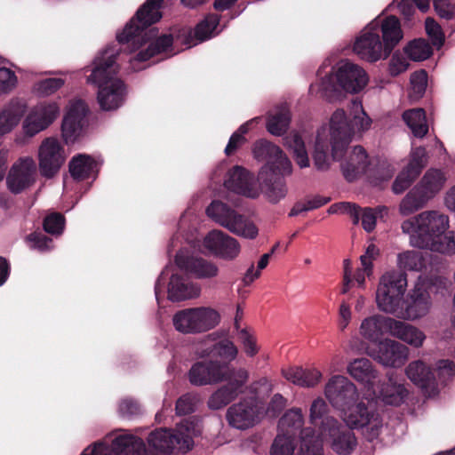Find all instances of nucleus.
<instances>
[{
    "mask_svg": "<svg viewBox=\"0 0 455 455\" xmlns=\"http://www.w3.org/2000/svg\"><path fill=\"white\" fill-rule=\"evenodd\" d=\"M200 433L199 421L193 419L179 424L175 434L165 428L152 432L148 437V448L141 438L133 435V455H168L174 449L185 452L193 447V437Z\"/></svg>",
    "mask_w": 455,
    "mask_h": 455,
    "instance_id": "0eeeda50",
    "label": "nucleus"
},
{
    "mask_svg": "<svg viewBox=\"0 0 455 455\" xmlns=\"http://www.w3.org/2000/svg\"><path fill=\"white\" fill-rule=\"evenodd\" d=\"M206 214L216 223L229 230L238 212L220 201H213L207 207Z\"/></svg>",
    "mask_w": 455,
    "mask_h": 455,
    "instance_id": "79ce46f5",
    "label": "nucleus"
},
{
    "mask_svg": "<svg viewBox=\"0 0 455 455\" xmlns=\"http://www.w3.org/2000/svg\"><path fill=\"white\" fill-rule=\"evenodd\" d=\"M371 23H376L378 34L379 36L381 33L382 42L391 53L403 36L399 20L395 16H388L378 18Z\"/></svg>",
    "mask_w": 455,
    "mask_h": 455,
    "instance_id": "72a5a7b5",
    "label": "nucleus"
},
{
    "mask_svg": "<svg viewBox=\"0 0 455 455\" xmlns=\"http://www.w3.org/2000/svg\"><path fill=\"white\" fill-rule=\"evenodd\" d=\"M397 264L401 269L420 271L426 267V260L421 252L407 251L397 257Z\"/></svg>",
    "mask_w": 455,
    "mask_h": 455,
    "instance_id": "8fccbe9b",
    "label": "nucleus"
},
{
    "mask_svg": "<svg viewBox=\"0 0 455 455\" xmlns=\"http://www.w3.org/2000/svg\"><path fill=\"white\" fill-rule=\"evenodd\" d=\"M65 84L62 77H49L36 82L32 86V92L38 97H48L55 93Z\"/></svg>",
    "mask_w": 455,
    "mask_h": 455,
    "instance_id": "3c124183",
    "label": "nucleus"
},
{
    "mask_svg": "<svg viewBox=\"0 0 455 455\" xmlns=\"http://www.w3.org/2000/svg\"><path fill=\"white\" fill-rule=\"evenodd\" d=\"M275 176L282 174H267L265 179H258L261 183L260 190L265 199L272 204H276L283 200L288 194V187L285 180Z\"/></svg>",
    "mask_w": 455,
    "mask_h": 455,
    "instance_id": "e433bc0d",
    "label": "nucleus"
},
{
    "mask_svg": "<svg viewBox=\"0 0 455 455\" xmlns=\"http://www.w3.org/2000/svg\"><path fill=\"white\" fill-rule=\"evenodd\" d=\"M447 174L442 169L427 170L418 185L433 199L444 188Z\"/></svg>",
    "mask_w": 455,
    "mask_h": 455,
    "instance_id": "a19ab883",
    "label": "nucleus"
},
{
    "mask_svg": "<svg viewBox=\"0 0 455 455\" xmlns=\"http://www.w3.org/2000/svg\"><path fill=\"white\" fill-rule=\"evenodd\" d=\"M19 84L15 72L8 68H0V97L15 91Z\"/></svg>",
    "mask_w": 455,
    "mask_h": 455,
    "instance_id": "bf43d9fd",
    "label": "nucleus"
},
{
    "mask_svg": "<svg viewBox=\"0 0 455 455\" xmlns=\"http://www.w3.org/2000/svg\"><path fill=\"white\" fill-rule=\"evenodd\" d=\"M395 318L375 314L363 318L359 326L360 336L376 345L384 334L391 335Z\"/></svg>",
    "mask_w": 455,
    "mask_h": 455,
    "instance_id": "cd10ccee",
    "label": "nucleus"
},
{
    "mask_svg": "<svg viewBox=\"0 0 455 455\" xmlns=\"http://www.w3.org/2000/svg\"><path fill=\"white\" fill-rule=\"evenodd\" d=\"M224 185L228 190L248 198L256 199L261 195L253 173L242 166H235L228 172Z\"/></svg>",
    "mask_w": 455,
    "mask_h": 455,
    "instance_id": "393cba45",
    "label": "nucleus"
},
{
    "mask_svg": "<svg viewBox=\"0 0 455 455\" xmlns=\"http://www.w3.org/2000/svg\"><path fill=\"white\" fill-rule=\"evenodd\" d=\"M369 164L368 156L365 150L360 147H355L348 156L341 163V168L347 180H353L358 175L367 171Z\"/></svg>",
    "mask_w": 455,
    "mask_h": 455,
    "instance_id": "c9c22d12",
    "label": "nucleus"
},
{
    "mask_svg": "<svg viewBox=\"0 0 455 455\" xmlns=\"http://www.w3.org/2000/svg\"><path fill=\"white\" fill-rule=\"evenodd\" d=\"M449 228L448 215L437 210L424 211L401 225L413 247L451 256L455 254V237L452 232L447 233Z\"/></svg>",
    "mask_w": 455,
    "mask_h": 455,
    "instance_id": "20e7f679",
    "label": "nucleus"
},
{
    "mask_svg": "<svg viewBox=\"0 0 455 455\" xmlns=\"http://www.w3.org/2000/svg\"><path fill=\"white\" fill-rule=\"evenodd\" d=\"M249 373L245 369H235L217 360L198 361L188 371V380L194 386L214 385L225 381L209 398L212 410L223 408L243 392Z\"/></svg>",
    "mask_w": 455,
    "mask_h": 455,
    "instance_id": "7ed1b4c3",
    "label": "nucleus"
},
{
    "mask_svg": "<svg viewBox=\"0 0 455 455\" xmlns=\"http://www.w3.org/2000/svg\"><path fill=\"white\" fill-rule=\"evenodd\" d=\"M26 103L12 98L0 108V136L11 133L24 116Z\"/></svg>",
    "mask_w": 455,
    "mask_h": 455,
    "instance_id": "2f4dec72",
    "label": "nucleus"
},
{
    "mask_svg": "<svg viewBox=\"0 0 455 455\" xmlns=\"http://www.w3.org/2000/svg\"><path fill=\"white\" fill-rule=\"evenodd\" d=\"M64 225L65 219L59 213L50 214L44 221V230L52 235H60L63 232Z\"/></svg>",
    "mask_w": 455,
    "mask_h": 455,
    "instance_id": "69168bd1",
    "label": "nucleus"
},
{
    "mask_svg": "<svg viewBox=\"0 0 455 455\" xmlns=\"http://www.w3.org/2000/svg\"><path fill=\"white\" fill-rule=\"evenodd\" d=\"M231 233L245 239H255L259 235V228L250 219L238 213L228 230Z\"/></svg>",
    "mask_w": 455,
    "mask_h": 455,
    "instance_id": "de8ad7c7",
    "label": "nucleus"
},
{
    "mask_svg": "<svg viewBox=\"0 0 455 455\" xmlns=\"http://www.w3.org/2000/svg\"><path fill=\"white\" fill-rule=\"evenodd\" d=\"M371 118L360 100H353L349 116L338 108L331 116L328 124L320 126L314 140L313 159L318 170H326L331 160L340 161L348 145L370 130Z\"/></svg>",
    "mask_w": 455,
    "mask_h": 455,
    "instance_id": "f257e3e1",
    "label": "nucleus"
},
{
    "mask_svg": "<svg viewBox=\"0 0 455 455\" xmlns=\"http://www.w3.org/2000/svg\"><path fill=\"white\" fill-rule=\"evenodd\" d=\"M95 167V161L90 156L83 154L74 156L69 163L70 174L76 180L88 178Z\"/></svg>",
    "mask_w": 455,
    "mask_h": 455,
    "instance_id": "c03bdc74",
    "label": "nucleus"
},
{
    "mask_svg": "<svg viewBox=\"0 0 455 455\" xmlns=\"http://www.w3.org/2000/svg\"><path fill=\"white\" fill-rule=\"evenodd\" d=\"M295 438L291 435L279 433L275 437L272 447L271 455H294Z\"/></svg>",
    "mask_w": 455,
    "mask_h": 455,
    "instance_id": "13d9d810",
    "label": "nucleus"
},
{
    "mask_svg": "<svg viewBox=\"0 0 455 455\" xmlns=\"http://www.w3.org/2000/svg\"><path fill=\"white\" fill-rule=\"evenodd\" d=\"M353 52L361 60L371 63L386 60L390 55L380 40L376 23H369L360 31L353 44Z\"/></svg>",
    "mask_w": 455,
    "mask_h": 455,
    "instance_id": "2eb2a0df",
    "label": "nucleus"
},
{
    "mask_svg": "<svg viewBox=\"0 0 455 455\" xmlns=\"http://www.w3.org/2000/svg\"><path fill=\"white\" fill-rule=\"evenodd\" d=\"M133 435L124 433L117 435L109 446L105 443H96L85 448L81 455H133Z\"/></svg>",
    "mask_w": 455,
    "mask_h": 455,
    "instance_id": "c756f323",
    "label": "nucleus"
},
{
    "mask_svg": "<svg viewBox=\"0 0 455 455\" xmlns=\"http://www.w3.org/2000/svg\"><path fill=\"white\" fill-rule=\"evenodd\" d=\"M408 395L409 391L404 383L393 375H388L387 380L381 384L378 382L365 399L381 402L387 405L399 406L406 401Z\"/></svg>",
    "mask_w": 455,
    "mask_h": 455,
    "instance_id": "5701e85b",
    "label": "nucleus"
},
{
    "mask_svg": "<svg viewBox=\"0 0 455 455\" xmlns=\"http://www.w3.org/2000/svg\"><path fill=\"white\" fill-rule=\"evenodd\" d=\"M427 163V154L425 148H413L410 154V161L406 166L414 175H419Z\"/></svg>",
    "mask_w": 455,
    "mask_h": 455,
    "instance_id": "680f3d73",
    "label": "nucleus"
},
{
    "mask_svg": "<svg viewBox=\"0 0 455 455\" xmlns=\"http://www.w3.org/2000/svg\"><path fill=\"white\" fill-rule=\"evenodd\" d=\"M220 17L217 14H208L189 33L186 41L188 47L209 40L219 35L223 28L220 25Z\"/></svg>",
    "mask_w": 455,
    "mask_h": 455,
    "instance_id": "473e14b6",
    "label": "nucleus"
},
{
    "mask_svg": "<svg viewBox=\"0 0 455 455\" xmlns=\"http://www.w3.org/2000/svg\"><path fill=\"white\" fill-rule=\"evenodd\" d=\"M323 443L339 455L351 453L356 446V438L351 429L334 418L322 422L321 432L315 434L310 427L300 431V448L298 455H323Z\"/></svg>",
    "mask_w": 455,
    "mask_h": 455,
    "instance_id": "423d86ee",
    "label": "nucleus"
},
{
    "mask_svg": "<svg viewBox=\"0 0 455 455\" xmlns=\"http://www.w3.org/2000/svg\"><path fill=\"white\" fill-rule=\"evenodd\" d=\"M426 32L430 37L432 44L440 48L443 42L444 36L441 27L432 18H427L425 22Z\"/></svg>",
    "mask_w": 455,
    "mask_h": 455,
    "instance_id": "338daca9",
    "label": "nucleus"
},
{
    "mask_svg": "<svg viewBox=\"0 0 455 455\" xmlns=\"http://www.w3.org/2000/svg\"><path fill=\"white\" fill-rule=\"evenodd\" d=\"M60 106L56 100H44L32 107L22 121V132L33 138L51 126L59 117Z\"/></svg>",
    "mask_w": 455,
    "mask_h": 455,
    "instance_id": "4468645a",
    "label": "nucleus"
},
{
    "mask_svg": "<svg viewBox=\"0 0 455 455\" xmlns=\"http://www.w3.org/2000/svg\"><path fill=\"white\" fill-rule=\"evenodd\" d=\"M391 336L403 341L411 347H421L426 339V334L418 327L395 319Z\"/></svg>",
    "mask_w": 455,
    "mask_h": 455,
    "instance_id": "4c0bfd02",
    "label": "nucleus"
},
{
    "mask_svg": "<svg viewBox=\"0 0 455 455\" xmlns=\"http://www.w3.org/2000/svg\"><path fill=\"white\" fill-rule=\"evenodd\" d=\"M253 158L265 162L258 172V179H265L267 174L289 175L292 166L282 149L266 140H258L251 147Z\"/></svg>",
    "mask_w": 455,
    "mask_h": 455,
    "instance_id": "9b49d317",
    "label": "nucleus"
},
{
    "mask_svg": "<svg viewBox=\"0 0 455 455\" xmlns=\"http://www.w3.org/2000/svg\"><path fill=\"white\" fill-rule=\"evenodd\" d=\"M238 355V348L229 339H221L214 343V356L220 359L221 363L228 365Z\"/></svg>",
    "mask_w": 455,
    "mask_h": 455,
    "instance_id": "603ef678",
    "label": "nucleus"
},
{
    "mask_svg": "<svg viewBox=\"0 0 455 455\" xmlns=\"http://www.w3.org/2000/svg\"><path fill=\"white\" fill-rule=\"evenodd\" d=\"M327 411L328 405L323 398L317 397L312 402L309 409V421L313 426L318 427L317 433L322 430V422L328 418L324 417Z\"/></svg>",
    "mask_w": 455,
    "mask_h": 455,
    "instance_id": "4d7b16f0",
    "label": "nucleus"
},
{
    "mask_svg": "<svg viewBox=\"0 0 455 455\" xmlns=\"http://www.w3.org/2000/svg\"><path fill=\"white\" fill-rule=\"evenodd\" d=\"M175 264L180 270L199 279L212 278L219 273L218 267L214 263L203 258L194 257L188 249H182L177 253Z\"/></svg>",
    "mask_w": 455,
    "mask_h": 455,
    "instance_id": "bb28decb",
    "label": "nucleus"
},
{
    "mask_svg": "<svg viewBox=\"0 0 455 455\" xmlns=\"http://www.w3.org/2000/svg\"><path fill=\"white\" fill-rule=\"evenodd\" d=\"M427 289H431L428 283L419 282L412 290L410 299L404 300L396 318L415 321L427 315L432 305Z\"/></svg>",
    "mask_w": 455,
    "mask_h": 455,
    "instance_id": "412c9836",
    "label": "nucleus"
},
{
    "mask_svg": "<svg viewBox=\"0 0 455 455\" xmlns=\"http://www.w3.org/2000/svg\"><path fill=\"white\" fill-rule=\"evenodd\" d=\"M259 121V118H253L245 124H242L236 132H235L225 148L226 155L233 154L237 148L245 143L246 139L244 135L250 131L251 125Z\"/></svg>",
    "mask_w": 455,
    "mask_h": 455,
    "instance_id": "5fc2aeb1",
    "label": "nucleus"
},
{
    "mask_svg": "<svg viewBox=\"0 0 455 455\" xmlns=\"http://www.w3.org/2000/svg\"><path fill=\"white\" fill-rule=\"evenodd\" d=\"M290 124V112L286 107H282L279 111L269 116L267 129L275 136H281L288 129Z\"/></svg>",
    "mask_w": 455,
    "mask_h": 455,
    "instance_id": "09e8293b",
    "label": "nucleus"
},
{
    "mask_svg": "<svg viewBox=\"0 0 455 455\" xmlns=\"http://www.w3.org/2000/svg\"><path fill=\"white\" fill-rule=\"evenodd\" d=\"M68 158L63 145L56 137L44 139L37 150L39 171L45 178L54 177Z\"/></svg>",
    "mask_w": 455,
    "mask_h": 455,
    "instance_id": "dca6fc26",
    "label": "nucleus"
},
{
    "mask_svg": "<svg viewBox=\"0 0 455 455\" xmlns=\"http://www.w3.org/2000/svg\"><path fill=\"white\" fill-rule=\"evenodd\" d=\"M284 145L292 152L297 164L300 168L309 166V158L305 148L304 141L296 132H291L284 139Z\"/></svg>",
    "mask_w": 455,
    "mask_h": 455,
    "instance_id": "49530a36",
    "label": "nucleus"
},
{
    "mask_svg": "<svg viewBox=\"0 0 455 455\" xmlns=\"http://www.w3.org/2000/svg\"><path fill=\"white\" fill-rule=\"evenodd\" d=\"M36 179V165L31 156L19 158L7 176V185L13 193H20L33 185Z\"/></svg>",
    "mask_w": 455,
    "mask_h": 455,
    "instance_id": "a878e982",
    "label": "nucleus"
},
{
    "mask_svg": "<svg viewBox=\"0 0 455 455\" xmlns=\"http://www.w3.org/2000/svg\"><path fill=\"white\" fill-rule=\"evenodd\" d=\"M220 313L210 307H198L178 311L172 317L175 330L183 334H198L216 327Z\"/></svg>",
    "mask_w": 455,
    "mask_h": 455,
    "instance_id": "9d476101",
    "label": "nucleus"
},
{
    "mask_svg": "<svg viewBox=\"0 0 455 455\" xmlns=\"http://www.w3.org/2000/svg\"><path fill=\"white\" fill-rule=\"evenodd\" d=\"M283 378L300 387L314 388L323 379V372L315 365L291 366L282 370Z\"/></svg>",
    "mask_w": 455,
    "mask_h": 455,
    "instance_id": "7c9ffc66",
    "label": "nucleus"
},
{
    "mask_svg": "<svg viewBox=\"0 0 455 455\" xmlns=\"http://www.w3.org/2000/svg\"><path fill=\"white\" fill-rule=\"evenodd\" d=\"M323 394L333 408L340 411L358 398L356 386L343 375H333L326 382Z\"/></svg>",
    "mask_w": 455,
    "mask_h": 455,
    "instance_id": "6ab92c4d",
    "label": "nucleus"
},
{
    "mask_svg": "<svg viewBox=\"0 0 455 455\" xmlns=\"http://www.w3.org/2000/svg\"><path fill=\"white\" fill-rule=\"evenodd\" d=\"M166 283L167 298L173 302L197 298L201 292L198 284L184 279L173 267L167 266L161 273L155 286L156 299L158 303H160V297Z\"/></svg>",
    "mask_w": 455,
    "mask_h": 455,
    "instance_id": "ddd939ff",
    "label": "nucleus"
},
{
    "mask_svg": "<svg viewBox=\"0 0 455 455\" xmlns=\"http://www.w3.org/2000/svg\"><path fill=\"white\" fill-rule=\"evenodd\" d=\"M409 68L407 58L401 52H395L388 64V72L392 76H396L405 72Z\"/></svg>",
    "mask_w": 455,
    "mask_h": 455,
    "instance_id": "774afa93",
    "label": "nucleus"
},
{
    "mask_svg": "<svg viewBox=\"0 0 455 455\" xmlns=\"http://www.w3.org/2000/svg\"><path fill=\"white\" fill-rule=\"evenodd\" d=\"M369 83V76L363 67L347 60L339 61L331 74L323 79L321 89L328 91L339 88L355 94L363 91Z\"/></svg>",
    "mask_w": 455,
    "mask_h": 455,
    "instance_id": "1a4fd4ad",
    "label": "nucleus"
},
{
    "mask_svg": "<svg viewBox=\"0 0 455 455\" xmlns=\"http://www.w3.org/2000/svg\"><path fill=\"white\" fill-rule=\"evenodd\" d=\"M353 265L350 259L343 260V287L342 293H347L353 283L359 288H364L366 277H370L373 273V267L364 262H360V266L353 272Z\"/></svg>",
    "mask_w": 455,
    "mask_h": 455,
    "instance_id": "f704fd0d",
    "label": "nucleus"
},
{
    "mask_svg": "<svg viewBox=\"0 0 455 455\" xmlns=\"http://www.w3.org/2000/svg\"><path fill=\"white\" fill-rule=\"evenodd\" d=\"M162 0H148L132 19L117 36L121 44H126L131 55L129 59L132 71L146 68L144 62L161 52H167L173 39L169 35L158 36L155 28H148L158 21Z\"/></svg>",
    "mask_w": 455,
    "mask_h": 455,
    "instance_id": "f03ea898",
    "label": "nucleus"
},
{
    "mask_svg": "<svg viewBox=\"0 0 455 455\" xmlns=\"http://www.w3.org/2000/svg\"><path fill=\"white\" fill-rule=\"evenodd\" d=\"M345 426L349 429H361L369 440L375 439L380 433L383 422L380 415L370 410L363 402L351 403L340 411Z\"/></svg>",
    "mask_w": 455,
    "mask_h": 455,
    "instance_id": "f8f14e48",
    "label": "nucleus"
},
{
    "mask_svg": "<svg viewBox=\"0 0 455 455\" xmlns=\"http://www.w3.org/2000/svg\"><path fill=\"white\" fill-rule=\"evenodd\" d=\"M408 379L421 388L431 386L435 379V372L422 360H416L405 369Z\"/></svg>",
    "mask_w": 455,
    "mask_h": 455,
    "instance_id": "58836bf2",
    "label": "nucleus"
},
{
    "mask_svg": "<svg viewBox=\"0 0 455 455\" xmlns=\"http://www.w3.org/2000/svg\"><path fill=\"white\" fill-rule=\"evenodd\" d=\"M330 212L349 214L354 224L361 222L363 228L370 233L374 230L377 220L387 215L388 209L386 206L361 209L350 203H341L332 205Z\"/></svg>",
    "mask_w": 455,
    "mask_h": 455,
    "instance_id": "b1692460",
    "label": "nucleus"
},
{
    "mask_svg": "<svg viewBox=\"0 0 455 455\" xmlns=\"http://www.w3.org/2000/svg\"><path fill=\"white\" fill-rule=\"evenodd\" d=\"M417 177L418 175H414L411 171L405 167L396 177L392 187L393 192L395 194L403 193Z\"/></svg>",
    "mask_w": 455,
    "mask_h": 455,
    "instance_id": "0e129e2a",
    "label": "nucleus"
},
{
    "mask_svg": "<svg viewBox=\"0 0 455 455\" xmlns=\"http://www.w3.org/2000/svg\"><path fill=\"white\" fill-rule=\"evenodd\" d=\"M432 198L417 184L403 198L399 204V212L408 216L423 208Z\"/></svg>",
    "mask_w": 455,
    "mask_h": 455,
    "instance_id": "ea45409f",
    "label": "nucleus"
},
{
    "mask_svg": "<svg viewBox=\"0 0 455 455\" xmlns=\"http://www.w3.org/2000/svg\"><path fill=\"white\" fill-rule=\"evenodd\" d=\"M347 372L355 381L363 386L365 398L368 393L372 392V388L378 383L379 372L367 358L361 357L349 362L347 366Z\"/></svg>",
    "mask_w": 455,
    "mask_h": 455,
    "instance_id": "c85d7f7f",
    "label": "nucleus"
},
{
    "mask_svg": "<svg viewBox=\"0 0 455 455\" xmlns=\"http://www.w3.org/2000/svg\"><path fill=\"white\" fill-rule=\"evenodd\" d=\"M403 119L415 137L422 138L427 133L428 126L426 121L425 111L422 108L405 111L403 114Z\"/></svg>",
    "mask_w": 455,
    "mask_h": 455,
    "instance_id": "37998d69",
    "label": "nucleus"
},
{
    "mask_svg": "<svg viewBox=\"0 0 455 455\" xmlns=\"http://www.w3.org/2000/svg\"><path fill=\"white\" fill-rule=\"evenodd\" d=\"M407 290L406 275L397 270L386 271L380 277L375 292L377 307L383 313L397 316L404 304Z\"/></svg>",
    "mask_w": 455,
    "mask_h": 455,
    "instance_id": "6e6552de",
    "label": "nucleus"
},
{
    "mask_svg": "<svg viewBox=\"0 0 455 455\" xmlns=\"http://www.w3.org/2000/svg\"><path fill=\"white\" fill-rule=\"evenodd\" d=\"M328 198L316 196L305 202L297 203L290 212V216H298L303 212L319 208L328 203Z\"/></svg>",
    "mask_w": 455,
    "mask_h": 455,
    "instance_id": "e2e57ef3",
    "label": "nucleus"
},
{
    "mask_svg": "<svg viewBox=\"0 0 455 455\" xmlns=\"http://www.w3.org/2000/svg\"><path fill=\"white\" fill-rule=\"evenodd\" d=\"M202 246L203 251L227 260L235 259L241 251V245L235 238L218 229L210 231L204 236Z\"/></svg>",
    "mask_w": 455,
    "mask_h": 455,
    "instance_id": "4be33fe9",
    "label": "nucleus"
},
{
    "mask_svg": "<svg viewBox=\"0 0 455 455\" xmlns=\"http://www.w3.org/2000/svg\"><path fill=\"white\" fill-rule=\"evenodd\" d=\"M404 51L408 57L415 61L424 60L432 53L430 45L423 39L411 42Z\"/></svg>",
    "mask_w": 455,
    "mask_h": 455,
    "instance_id": "6e6d98bb",
    "label": "nucleus"
},
{
    "mask_svg": "<svg viewBox=\"0 0 455 455\" xmlns=\"http://www.w3.org/2000/svg\"><path fill=\"white\" fill-rule=\"evenodd\" d=\"M237 339L247 356L253 357L259 353V347L257 343V338L251 329L242 328L238 330Z\"/></svg>",
    "mask_w": 455,
    "mask_h": 455,
    "instance_id": "864d4df0",
    "label": "nucleus"
},
{
    "mask_svg": "<svg viewBox=\"0 0 455 455\" xmlns=\"http://www.w3.org/2000/svg\"><path fill=\"white\" fill-rule=\"evenodd\" d=\"M263 416V408L258 401L252 398L235 403L227 411V419L229 425L237 429H247L255 426Z\"/></svg>",
    "mask_w": 455,
    "mask_h": 455,
    "instance_id": "aec40b11",
    "label": "nucleus"
},
{
    "mask_svg": "<svg viewBox=\"0 0 455 455\" xmlns=\"http://www.w3.org/2000/svg\"><path fill=\"white\" fill-rule=\"evenodd\" d=\"M366 353L383 366L392 368L401 367L409 357V349L406 346L388 338L369 347Z\"/></svg>",
    "mask_w": 455,
    "mask_h": 455,
    "instance_id": "a211bd4d",
    "label": "nucleus"
},
{
    "mask_svg": "<svg viewBox=\"0 0 455 455\" xmlns=\"http://www.w3.org/2000/svg\"><path fill=\"white\" fill-rule=\"evenodd\" d=\"M88 108L81 100H70L61 124V137L66 145L76 143L83 135Z\"/></svg>",
    "mask_w": 455,
    "mask_h": 455,
    "instance_id": "f3484780",
    "label": "nucleus"
},
{
    "mask_svg": "<svg viewBox=\"0 0 455 455\" xmlns=\"http://www.w3.org/2000/svg\"><path fill=\"white\" fill-rule=\"evenodd\" d=\"M427 85V75L426 71L419 70L411 76L410 97L413 100L421 98Z\"/></svg>",
    "mask_w": 455,
    "mask_h": 455,
    "instance_id": "052dcab7",
    "label": "nucleus"
},
{
    "mask_svg": "<svg viewBox=\"0 0 455 455\" xmlns=\"http://www.w3.org/2000/svg\"><path fill=\"white\" fill-rule=\"evenodd\" d=\"M304 421L302 411L299 408L289 410L279 421V433L295 438Z\"/></svg>",
    "mask_w": 455,
    "mask_h": 455,
    "instance_id": "a18cd8bd",
    "label": "nucleus"
},
{
    "mask_svg": "<svg viewBox=\"0 0 455 455\" xmlns=\"http://www.w3.org/2000/svg\"><path fill=\"white\" fill-rule=\"evenodd\" d=\"M119 50L107 48L94 58L87 83L98 87L97 100L102 110L112 111L120 108L126 97L124 83L117 77L120 67L116 61Z\"/></svg>",
    "mask_w": 455,
    "mask_h": 455,
    "instance_id": "39448f33",
    "label": "nucleus"
}]
</instances>
